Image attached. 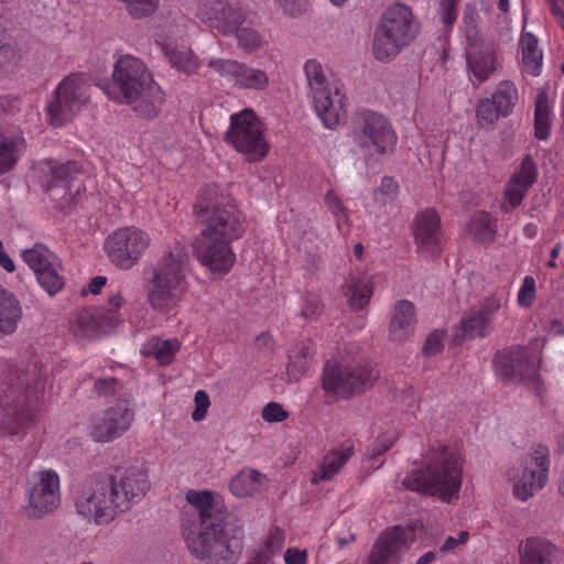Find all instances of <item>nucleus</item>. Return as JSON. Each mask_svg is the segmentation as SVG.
Masks as SVG:
<instances>
[{
  "label": "nucleus",
  "instance_id": "obj_1",
  "mask_svg": "<svg viewBox=\"0 0 564 564\" xmlns=\"http://www.w3.org/2000/svg\"><path fill=\"white\" fill-rule=\"evenodd\" d=\"M194 213L205 224L193 241L194 256L210 273L227 274L236 263L231 243L245 234L242 213L216 185L199 193Z\"/></svg>",
  "mask_w": 564,
  "mask_h": 564
},
{
  "label": "nucleus",
  "instance_id": "obj_2",
  "mask_svg": "<svg viewBox=\"0 0 564 564\" xmlns=\"http://www.w3.org/2000/svg\"><path fill=\"white\" fill-rule=\"evenodd\" d=\"M151 482L147 468L128 466L115 474L87 480L75 498V510L87 522L108 525L142 501Z\"/></svg>",
  "mask_w": 564,
  "mask_h": 564
},
{
  "label": "nucleus",
  "instance_id": "obj_3",
  "mask_svg": "<svg viewBox=\"0 0 564 564\" xmlns=\"http://www.w3.org/2000/svg\"><path fill=\"white\" fill-rule=\"evenodd\" d=\"M463 469L464 458L458 451L434 443L422 455L421 466L408 473L402 485L449 503L459 497Z\"/></svg>",
  "mask_w": 564,
  "mask_h": 564
},
{
  "label": "nucleus",
  "instance_id": "obj_4",
  "mask_svg": "<svg viewBox=\"0 0 564 564\" xmlns=\"http://www.w3.org/2000/svg\"><path fill=\"white\" fill-rule=\"evenodd\" d=\"M112 80L120 94L118 101L130 106L139 117L153 119L165 104L163 89L145 63L134 55L118 57L113 64Z\"/></svg>",
  "mask_w": 564,
  "mask_h": 564
},
{
  "label": "nucleus",
  "instance_id": "obj_5",
  "mask_svg": "<svg viewBox=\"0 0 564 564\" xmlns=\"http://www.w3.org/2000/svg\"><path fill=\"white\" fill-rule=\"evenodd\" d=\"M188 257L184 247L164 251L147 279V302L156 314L171 316L188 293Z\"/></svg>",
  "mask_w": 564,
  "mask_h": 564
},
{
  "label": "nucleus",
  "instance_id": "obj_6",
  "mask_svg": "<svg viewBox=\"0 0 564 564\" xmlns=\"http://www.w3.org/2000/svg\"><path fill=\"white\" fill-rule=\"evenodd\" d=\"M184 540L191 554L207 564H237L243 551L241 527L206 522L196 530H185Z\"/></svg>",
  "mask_w": 564,
  "mask_h": 564
},
{
  "label": "nucleus",
  "instance_id": "obj_7",
  "mask_svg": "<svg viewBox=\"0 0 564 564\" xmlns=\"http://www.w3.org/2000/svg\"><path fill=\"white\" fill-rule=\"evenodd\" d=\"M419 33V22L410 7L394 3L386 9L376 28L372 54L379 62L392 61Z\"/></svg>",
  "mask_w": 564,
  "mask_h": 564
},
{
  "label": "nucleus",
  "instance_id": "obj_8",
  "mask_svg": "<svg viewBox=\"0 0 564 564\" xmlns=\"http://www.w3.org/2000/svg\"><path fill=\"white\" fill-rule=\"evenodd\" d=\"M349 137L359 151L380 158L392 154L398 141L389 119L368 109H362L355 115Z\"/></svg>",
  "mask_w": 564,
  "mask_h": 564
},
{
  "label": "nucleus",
  "instance_id": "obj_9",
  "mask_svg": "<svg viewBox=\"0 0 564 564\" xmlns=\"http://www.w3.org/2000/svg\"><path fill=\"white\" fill-rule=\"evenodd\" d=\"M225 141L249 162L262 161L270 150L265 126L250 108L230 116Z\"/></svg>",
  "mask_w": 564,
  "mask_h": 564
},
{
  "label": "nucleus",
  "instance_id": "obj_10",
  "mask_svg": "<svg viewBox=\"0 0 564 564\" xmlns=\"http://www.w3.org/2000/svg\"><path fill=\"white\" fill-rule=\"evenodd\" d=\"M89 84L83 74L66 76L54 89V97L46 110L54 127L70 122L90 102Z\"/></svg>",
  "mask_w": 564,
  "mask_h": 564
},
{
  "label": "nucleus",
  "instance_id": "obj_11",
  "mask_svg": "<svg viewBox=\"0 0 564 564\" xmlns=\"http://www.w3.org/2000/svg\"><path fill=\"white\" fill-rule=\"evenodd\" d=\"M150 245L149 232L137 226H126L106 238L104 249L113 265L129 270L141 260Z\"/></svg>",
  "mask_w": 564,
  "mask_h": 564
},
{
  "label": "nucleus",
  "instance_id": "obj_12",
  "mask_svg": "<svg viewBox=\"0 0 564 564\" xmlns=\"http://www.w3.org/2000/svg\"><path fill=\"white\" fill-rule=\"evenodd\" d=\"M378 376L379 371L369 362L355 366L326 365L322 386L328 393L348 398L370 389Z\"/></svg>",
  "mask_w": 564,
  "mask_h": 564
},
{
  "label": "nucleus",
  "instance_id": "obj_13",
  "mask_svg": "<svg viewBox=\"0 0 564 564\" xmlns=\"http://www.w3.org/2000/svg\"><path fill=\"white\" fill-rule=\"evenodd\" d=\"M134 421L128 399H118L90 419L89 435L97 443H110L127 433Z\"/></svg>",
  "mask_w": 564,
  "mask_h": 564
},
{
  "label": "nucleus",
  "instance_id": "obj_14",
  "mask_svg": "<svg viewBox=\"0 0 564 564\" xmlns=\"http://www.w3.org/2000/svg\"><path fill=\"white\" fill-rule=\"evenodd\" d=\"M550 451L544 445L534 446L519 471L512 477L513 496L527 501L541 490L547 482L550 470Z\"/></svg>",
  "mask_w": 564,
  "mask_h": 564
},
{
  "label": "nucleus",
  "instance_id": "obj_15",
  "mask_svg": "<svg viewBox=\"0 0 564 564\" xmlns=\"http://www.w3.org/2000/svg\"><path fill=\"white\" fill-rule=\"evenodd\" d=\"M29 518L41 519L53 512L61 502L59 476L53 469L33 473L28 480Z\"/></svg>",
  "mask_w": 564,
  "mask_h": 564
},
{
  "label": "nucleus",
  "instance_id": "obj_16",
  "mask_svg": "<svg viewBox=\"0 0 564 564\" xmlns=\"http://www.w3.org/2000/svg\"><path fill=\"white\" fill-rule=\"evenodd\" d=\"M496 375L503 380L523 382L536 394H541L542 382L535 360H531L528 351L522 347H513L497 354L494 358Z\"/></svg>",
  "mask_w": 564,
  "mask_h": 564
},
{
  "label": "nucleus",
  "instance_id": "obj_17",
  "mask_svg": "<svg viewBox=\"0 0 564 564\" xmlns=\"http://www.w3.org/2000/svg\"><path fill=\"white\" fill-rule=\"evenodd\" d=\"M192 11L202 23L224 35L231 34L247 19V12L228 0H194Z\"/></svg>",
  "mask_w": 564,
  "mask_h": 564
},
{
  "label": "nucleus",
  "instance_id": "obj_18",
  "mask_svg": "<svg viewBox=\"0 0 564 564\" xmlns=\"http://www.w3.org/2000/svg\"><path fill=\"white\" fill-rule=\"evenodd\" d=\"M214 73L235 87L248 90H264L269 87V75L246 63L230 58H210L207 64Z\"/></svg>",
  "mask_w": 564,
  "mask_h": 564
},
{
  "label": "nucleus",
  "instance_id": "obj_19",
  "mask_svg": "<svg viewBox=\"0 0 564 564\" xmlns=\"http://www.w3.org/2000/svg\"><path fill=\"white\" fill-rule=\"evenodd\" d=\"M412 234L417 253L425 259L438 257L444 247V237L438 214L427 208L419 212L412 224Z\"/></svg>",
  "mask_w": 564,
  "mask_h": 564
},
{
  "label": "nucleus",
  "instance_id": "obj_20",
  "mask_svg": "<svg viewBox=\"0 0 564 564\" xmlns=\"http://www.w3.org/2000/svg\"><path fill=\"white\" fill-rule=\"evenodd\" d=\"M312 98L315 112L325 128L334 130L346 119L348 99L339 85L317 91Z\"/></svg>",
  "mask_w": 564,
  "mask_h": 564
},
{
  "label": "nucleus",
  "instance_id": "obj_21",
  "mask_svg": "<svg viewBox=\"0 0 564 564\" xmlns=\"http://www.w3.org/2000/svg\"><path fill=\"white\" fill-rule=\"evenodd\" d=\"M466 69L469 82L478 87L502 68L503 58L498 47L487 44L482 48L466 50Z\"/></svg>",
  "mask_w": 564,
  "mask_h": 564
},
{
  "label": "nucleus",
  "instance_id": "obj_22",
  "mask_svg": "<svg viewBox=\"0 0 564 564\" xmlns=\"http://www.w3.org/2000/svg\"><path fill=\"white\" fill-rule=\"evenodd\" d=\"M503 306L499 297H489L478 308L467 313L459 323L455 335L456 340L464 341L475 337H485L491 329V318Z\"/></svg>",
  "mask_w": 564,
  "mask_h": 564
},
{
  "label": "nucleus",
  "instance_id": "obj_23",
  "mask_svg": "<svg viewBox=\"0 0 564 564\" xmlns=\"http://www.w3.org/2000/svg\"><path fill=\"white\" fill-rule=\"evenodd\" d=\"M408 547V531L401 527H393L381 533L373 543L368 564H400Z\"/></svg>",
  "mask_w": 564,
  "mask_h": 564
},
{
  "label": "nucleus",
  "instance_id": "obj_24",
  "mask_svg": "<svg viewBox=\"0 0 564 564\" xmlns=\"http://www.w3.org/2000/svg\"><path fill=\"white\" fill-rule=\"evenodd\" d=\"M538 180V169L530 155H527L520 169L511 176L503 191L501 209L510 213L521 205L529 189Z\"/></svg>",
  "mask_w": 564,
  "mask_h": 564
},
{
  "label": "nucleus",
  "instance_id": "obj_25",
  "mask_svg": "<svg viewBox=\"0 0 564 564\" xmlns=\"http://www.w3.org/2000/svg\"><path fill=\"white\" fill-rule=\"evenodd\" d=\"M354 455V445L349 442L341 444L324 455L318 468L313 473L311 482L318 485L333 479Z\"/></svg>",
  "mask_w": 564,
  "mask_h": 564
},
{
  "label": "nucleus",
  "instance_id": "obj_26",
  "mask_svg": "<svg viewBox=\"0 0 564 564\" xmlns=\"http://www.w3.org/2000/svg\"><path fill=\"white\" fill-rule=\"evenodd\" d=\"M416 323L414 305L406 300L399 301L393 310L389 324V337L393 341L410 338Z\"/></svg>",
  "mask_w": 564,
  "mask_h": 564
},
{
  "label": "nucleus",
  "instance_id": "obj_27",
  "mask_svg": "<svg viewBox=\"0 0 564 564\" xmlns=\"http://www.w3.org/2000/svg\"><path fill=\"white\" fill-rule=\"evenodd\" d=\"M521 53V72L536 77L542 73L543 52L539 47V40L531 32L523 31L519 39Z\"/></svg>",
  "mask_w": 564,
  "mask_h": 564
},
{
  "label": "nucleus",
  "instance_id": "obj_28",
  "mask_svg": "<svg viewBox=\"0 0 564 564\" xmlns=\"http://www.w3.org/2000/svg\"><path fill=\"white\" fill-rule=\"evenodd\" d=\"M268 482L267 476L253 468L241 469L229 482L231 494L238 498L253 497L260 494Z\"/></svg>",
  "mask_w": 564,
  "mask_h": 564
},
{
  "label": "nucleus",
  "instance_id": "obj_29",
  "mask_svg": "<svg viewBox=\"0 0 564 564\" xmlns=\"http://www.w3.org/2000/svg\"><path fill=\"white\" fill-rule=\"evenodd\" d=\"M40 171L45 175V180L41 181V185L48 191L58 186L70 187L76 175L79 173V165L76 162H67L65 164L46 162L41 165Z\"/></svg>",
  "mask_w": 564,
  "mask_h": 564
},
{
  "label": "nucleus",
  "instance_id": "obj_30",
  "mask_svg": "<svg viewBox=\"0 0 564 564\" xmlns=\"http://www.w3.org/2000/svg\"><path fill=\"white\" fill-rule=\"evenodd\" d=\"M314 358V347L311 340H302L289 350L286 376L290 381H299L308 371Z\"/></svg>",
  "mask_w": 564,
  "mask_h": 564
},
{
  "label": "nucleus",
  "instance_id": "obj_31",
  "mask_svg": "<svg viewBox=\"0 0 564 564\" xmlns=\"http://www.w3.org/2000/svg\"><path fill=\"white\" fill-rule=\"evenodd\" d=\"M155 42L177 70L189 75L196 73L200 67L199 58L191 48L184 46L171 47L159 33L155 34Z\"/></svg>",
  "mask_w": 564,
  "mask_h": 564
},
{
  "label": "nucleus",
  "instance_id": "obj_32",
  "mask_svg": "<svg viewBox=\"0 0 564 564\" xmlns=\"http://www.w3.org/2000/svg\"><path fill=\"white\" fill-rule=\"evenodd\" d=\"M186 501L198 512L197 521L185 527V530H196L203 528L206 522H219L218 518L213 514L214 495L210 490H188L185 495Z\"/></svg>",
  "mask_w": 564,
  "mask_h": 564
},
{
  "label": "nucleus",
  "instance_id": "obj_33",
  "mask_svg": "<svg viewBox=\"0 0 564 564\" xmlns=\"http://www.w3.org/2000/svg\"><path fill=\"white\" fill-rule=\"evenodd\" d=\"M22 310L17 297L0 285V334H11L17 329Z\"/></svg>",
  "mask_w": 564,
  "mask_h": 564
},
{
  "label": "nucleus",
  "instance_id": "obj_34",
  "mask_svg": "<svg viewBox=\"0 0 564 564\" xmlns=\"http://www.w3.org/2000/svg\"><path fill=\"white\" fill-rule=\"evenodd\" d=\"M557 555L555 544L543 539L528 540L522 554L521 564H551Z\"/></svg>",
  "mask_w": 564,
  "mask_h": 564
},
{
  "label": "nucleus",
  "instance_id": "obj_35",
  "mask_svg": "<svg viewBox=\"0 0 564 564\" xmlns=\"http://www.w3.org/2000/svg\"><path fill=\"white\" fill-rule=\"evenodd\" d=\"M344 295L354 310L365 308L372 296V285L366 275L351 276L344 286Z\"/></svg>",
  "mask_w": 564,
  "mask_h": 564
},
{
  "label": "nucleus",
  "instance_id": "obj_36",
  "mask_svg": "<svg viewBox=\"0 0 564 564\" xmlns=\"http://www.w3.org/2000/svg\"><path fill=\"white\" fill-rule=\"evenodd\" d=\"M24 150L25 140L21 134L2 137L0 139V174H6L12 170Z\"/></svg>",
  "mask_w": 564,
  "mask_h": 564
},
{
  "label": "nucleus",
  "instance_id": "obj_37",
  "mask_svg": "<svg viewBox=\"0 0 564 564\" xmlns=\"http://www.w3.org/2000/svg\"><path fill=\"white\" fill-rule=\"evenodd\" d=\"M467 232L474 240L489 245L494 242L497 234V219L489 213L478 212L470 218Z\"/></svg>",
  "mask_w": 564,
  "mask_h": 564
},
{
  "label": "nucleus",
  "instance_id": "obj_38",
  "mask_svg": "<svg viewBox=\"0 0 564 564\" xmlns=\"http://www.w3.org/2000/svg\"><path fill=\"white\" fill-rule=\"evenodd\" d=\"M180 348L181 343L177 338L161 339L153 337L142 346L141 352L145 356H152L160 365H170Z\"/></svg>",
  "mask_w": 564,
  "mask_h": 564
},
{
  "label": "nucleus",
  "instance_id": "obj_39",
  "mask_svg": "<svg viewBox=\"0 0 564 564\" xmlns=\"http://www.w3.org/2000/svg\"><path fill=\"white\" fill-rule=\"evenodd\" d=\"M490 99L497 106L498 111L502 113V117H507L513 111L519 100L518 88L512 80L503 79L496 85Z\"/></svg>",
  "mask_w": 564,
  "mask_h": 564
},
{
  "label": "nucleus",
  "instance_id": "obj_40",
  "mask_svg": "<svg viewBox=\"0 0 564 564\" xmlns=\"http://www.w3.org/2000/svg\"><path fill=\"white\" fill-rule=\"evenodd\" d=\"M551 106L546 91L542 90L538 94L535 102L534 129L535 137L546 140L551 133L550 120Z\"/></svg>",
  "mask_w": 564,
  "mask_h": 564
},
{
  "label": "nucleus",
  "instance_id": "obj_41",
  "mask_svg": "<svg viewBox=\"0 0 564 564\" xmlns=\"http://www.w3.org/2000/svg\"><path fill=\"white\" fill-rule=\"evenodd\" d=\"M324 205L332 214L339 231L350 228V214L341 198L334 189H328L324 195Z\"/></svg>",
  "mask_w": 564,
  "mask_h": 564
},
{
  "label": "nucleus",
  "instance_id": "obj_42",
  "mask_svg": "<svg viewBox=\"0 0 564 564\" xmlns=\"http://www.w3.org/2000/svg\"><path fill=\"white\" fill-rule=\"evenodd\" d=\"M21 257L35 274L56 260L54 254L41 243H36L34 247L23 250Z\"/></svg>",
  "mask_w": 564,
  "mask_h": 564
},
{
  "label": "nucleus",
  "instance_id": "obj_43",
  "mask_svg": "<svg viewBox=\"0 0 564 564\" xmlns=\"http://www.w3.org/2000/svg\"><path fill=\"white\" fill-rule=\"evenodd\" d=\"M36 275L39 283L50 295L59 292L64 286V278L58 273V262L55 260Z\"/></svg>",
  "mask_w": 564,
  "mask_h": 564
},
{
  "label": "nucleus",
  "instance_id": "obj_44",
  "mask_svg": "<svg viewBox=\"0 0 564 564\" xmlns=\"http://www.w3.org/2000/svg\"><path fill=\"white\" fill-rule=\"evenodd\" d=\"M304 73L312 95L330 87L327 83L323 66L318 61L308 59L304 64Z\"/></svg>",
  "mask_w": 564,
  "mask_h": 564
},
{
  "label": "nucleus",
  "instance_id": "obj_45",
  "mask_svg": "<svg viewBox=\"0 0 564 564\" xmlns=\"http://www.w3.org/2000/svg\"><path fill=\"white\" fill-rule=\"evenodd\" d=\"M245 22H239L237 29L231 34H235L238 41V46L247 52H253L261 47L262 39L259 33L249 28L243 26Z\"/></svg>",
  "mask_w": 564,
  "mask_h": 564
},
{
  "label": "nucleus",
  "instance_id": "obj_46",
  "mask_svg": "<svg viewBox=\"0 0 564 564\" xmlns=\"http://www.w3.org/2000/svg\"><path fill=\"white\" fill-rule=\"evenodd\" d=\"M37 413V394L32 393L23 399L21 403L14 406V421L23 426L32 422Z\"/></svg>",
  "mask_w": 564,
  "mask_h": 564
},
{
  "label": "nucleus",
  "instance_id": "obj_47",
  "mask_svg": "<svg viewBox=\"0 0 564 564\" xmlns=\"http://www.w3.org/2000/svg\"><path fill=\"white\" fill-rule=\"evenodd\" d=\"M536 281L532 275H525L517 293V304L522 308H531L536 300Z\"/></svg>",
  "mask_w": 564,
  "mask_h": 564
},
{
  "label": "nucleus",
  "instance_id": "obj_48",
  "mask_svg": "<svg viewBox=\"0 0 564 564\" xmlns=\"http://www.w3.org/2000/svg\"><path fill=\"white\" fill-rule=\"evenodd\" d=\"M500 116L502 113L498 111L497 106L490 98L479 100L476 108V118L481 127L492 126Z\"/></svg>",
  "mask_w": 564,
  "mask_h": 564
},
{
  "label": "nucleus",
  "instance_id": "obj_49",
  "mask_svg": "<svg viewBox=\"0 0 564 564\" xmlns=\"http://www.w3.org/2000/svg\"><path fill=\"white\" fill-rule=\"evenodd\" d=\"M285 541V532L279 528V527H271L264 539H263V551L265 552V555H274L279 553Z\"/></svg>",
  "mask_w": 564,
  "mask_h": 564
},
{
  "label": "nucleus",
  "instance_id": "obj_50",
  "mask_svg": "<svg viewBox=\"0 0 564 564\" xmlns=\"http://www.w3.org/2000/svg\"><path fill=\"white\" fill-rule=\"evenodd\" d=\"M289 416V411H286L279 402H269L261 411L262 420L268 423H281L288 420Z\"/></svg>",
  "mask_w": 564,
  "mask_h": 564
},
{
  "label": "nucleus",
  "instance_id": "obj_51",
  "mask_svg": "<svg viewBox=\"0 0 564 564\" xmlns=\"http://www.w3.org/2000/svg\"><path fill=\"white\" fill-rule=\"evenodd\" d=\"M195 409L193 410L191 417L194 422H200L206 417L208 408L210 406V400L206 391L197 390L194 395Z\"/></svg>",
  "mask_w": 564,
  "mask_h": 564
},
{
  "label": "nucleus",
  "instance_id": "obj_52",
  "mask_svg": "<svg viewBox=\"0 0 564 564\" xmlns=\"http://www.w3.org/2000/svg\"><path fill=\"white\" fill-rule=\"evenodd\" d=\"M399 189L398 183L390 176H384L381 184L375 192V197L382 203H387L395 197Z\"/></svg>",
  "mask_w": 564,
  "mask_h": 564
},
{
  "label": "nucleus",
  "instance_id": "obj_53",
  "mask_svg": "<svg viewBox=\"0 0 564 564\" xmlns=\"http://www.w3.org/2000/svg\"><path fill=\"white\" fill-rule=\"evenodd\" d=\"M445 337V332L443 330H434L432 332L423 346V354L425 356H433L440 352L443 348V340Z\"/></svg>",
  "mask_w": 564,
  "mask_h": 564
},
{
  "label": "nucleus",
  "instance_id": "obj_54",
  "mask_svg": "<svg viewBox=\"0 0 564 564\" xmlns=\"http://www.w3.org/2000/svg\"><path fill=\"white\" fill-rule=\"evenodd\" d=\"M121 384L117 381V379L109 377V378H101L97 379L95 382V391L99 395H109L112 393H117L120 391Z\"/></svg>",
  "mask_w": 564,
  "mask_h": 564
},
{
  "label": "nucleus",
  "instance_id": "obj_55",
  "mask_svg": "<svg viewBox=\"0 0 564 564\" xmlns=\"http://www.w3.org/2000/svg\"><path fill=\"white\" fill-rule=\"evenodd\" d=\"M323 305L321 301L313 295L306 296L302 305V315L305 318L315 319L322 312Z\"/></svg>",
  "mask_w": 564,
  "mask_h": 564
},
{
  "label": "nucleus",
  "instance_id": "obj_56",
  "mask_svg": "<svg viewBox=\"0 0 564 564\" xmlns=\"http://www.w3.org/2000/svg\"><path fill=\"white\" fill-rule=\"evenodd\" d=\"M459 0H443L441 3V20L445 25H452L457 18Z\"/></svg>",
  "mask_w": 564,
  "mask_h": 564
},
{
  "label": "nucleus",
  "instance_id": "obj_57",
  "mask_svg": "<svg viewBox=\"0 0 564 564\" xmlns=\"http://www.w3.org/2000/svg\"><path fill=\"white\" fill-rule=\"evenodd\" d=\"M279 8L289 15H297L305 11L307 0H274Z\"/></svg>",
  "mask_w": 564,
  "mask_h": 564
},
{
  "label": "nucleus",
  "instance_id": "obj_58",
  "mask_svg": "<svg viewBox=\"0 0 564 564\" xmlns=\"http://www.w3.org/2000/svg\"><path fill=\"white\" fill-rule=\"evenodd\" d=\"M464 34L466 42L468 44L467 50H477L482 48V46L487 45L485 43L481 32L478 26H468L464 29Z\"/></svg>",
  "mask_w": 564,
  "mask_h": 564
},
{
  "label": "nucleus",
  "instance_id": "obj_59",
  "mask_svg": "<svg viewBox=\"0 0 564 564\" xmlns=\"http://www.w3.org/2000/svg\"><path fill=\"white\" fill-rule=\"evenodd\" d=\"M395 441H397L395 433H384V434H382L377 440V442H376V444L373 446V449H372V454L376 456V455H381V454L386 453L387 451H389L393 446Z\"/></svg>",
  "mask_w": 564,
  "mask_h": 564
},
{
  "label": "nucleus",
  "instance_id": "obj_60",
  "mask_svg": "<svg viewBox=\"0 0 564 564\" xmlns=\"http://www.w3.org/2000/svg\"><path fill=\"white\" fill-rule=\"evenodd\" d=\"M284 562L286 564H307V552L297 547H289L284 553Z\"/></svg>",
  "mask_w": 564,
  "mask_h": 564
},
{
  "label": "nucleus",
  "instance_id": "obj_61",
  "mask_svg": "<svg viewBox=\"0 0 564 564\" xmlns=\"http://www.w3.org/2000/svg\"><path fill=\"white\" fill-rule=\"evenodd\" d=\"M469 539V533L466 530H463L458 533L457 538L454 536H447L444 541V543L441 545L440 551L441 552H449L454 549H456L459 545L465 544Z\"/></svg>",
  "mask_w": 564,
  "mask_h": 564
},
{
  "label": "nucleus",
  "instance_id": "obj_62",
  "mask_svg": "<svg viewBox=\"0 0 564 564\" xmlns=\"http://www.w3.org/2000/svg\"><path fill=\"white\" fill-rule=\"evenodd\" d=\"M479 15L474 7H467L463 15L464 29L468 26H478Z\"/></svg>",
  "mask_w": 564,
  "mask_h": 564
},
{
  "label": "nucleus",
  "instance_id": "obj_63",
  "mask_svg": "<svg viewBox=\"0 0 564 564\" xmlns=\"http://www.w3.org/2000/svg\"><path fill=\"white\" fill-rule=\"evenodd\" d=\"M106 282L107 279L105 276H95L87 285V291L91 294H98L101 291V289L106 285Z\"/></svg>",
  "mask_w": 564,
  "mask_h": 564
},
{
  "label": "nucleus",
  "instance_id": "obj_64",
  "mask_svg": "<svg viewBox=\"0 0 564 564\" xmlns=\"http://www.w3.org/2000/svg\"><path fill=\"white\" fill-rule=\"evenodd\" d=\"M545 2L554 18L564 13V0H545Z\"/></svg>",
  "mask_w": 564,
  "mask_h": 564
}]
</instances>
